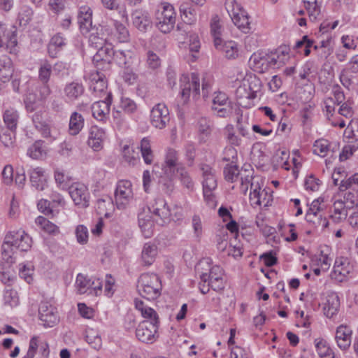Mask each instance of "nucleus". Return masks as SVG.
I'll return each mask as SVG.
<instances>
[{
	"label": "nucleus",
	"instance_id": "nucleus-7",
	"mask_svg": "<svg viewBox=\"0 0 358 358\" xmlns=\"http://www.w3.org/2000/svg\"><path fill=\"white\" fill-rule=\"evenodd\" d=\"M199 170L201 172L203 178L202 185L203 196L207 201H213V192L217 186L215 171L209 164H199Z\"/></svg>",
	"mask_w": 358,
	"mask_h": 358
},
{
	"label": "nucleus",
	"instance_id": "nucleus-32",
	"mask_svg": "<svg viewBox=\"0 0 358 358\" xmlns=\"http://www.w3.org/2000/svg\"><path fill=\"white\" fill-rule=\"evenodd\" d=\"M96 69V74L92 78L90 89L95 93L103 94L107 96V82L105 79L106 76Z\"/></svg>",
	"mask_w": 358,
	"mask_h": 358
},
{
	"label": "nucleus",
	"instance_id": "nucleus-15",
	"mask_svg": "<svg viewBox=\"0 0 358 358\" xmlns=\"http://www.w3.org/2000/svg\"><path fill=\"white\" fill-rule=\"evenodd\" d=\"M32 122L35 128L41 133L43 138L54 141L57 138V132L52 131L46 121L45 112L36 111L32 116Z\"/></svg>",
	"mask_w": 358,
	"mask_h": 358
},
{
	"label": "nucleus",
	"instance_id": "nucleus-4",
	"mask_svg": "<svg viewBox=\"0 0 358 358\" xmlns=\"http://www.w3.org/2000/svg\"><path fill=\"white\" fill-rule=\"evenodd\" d=\"M176 14L173 6L164 2L159 6L155 13V24L162 33H169L176 24Z\"/></svg>",
	"mask_w": 358,
	"mask_h": 358
},
{
	"label": "nucleus",
	"instance_id": "nucleus-37",
	"mask_svg": "<svg viewBox=\"0 0 358 358\" xmlns=\"http://www.w3.org/2000/svg\"><path fill=\"white\" fill-rule=\"evenodd\" d=\"M134 59V54L130 50L115 51L113 59L121 67L133 66Z\"/></svg>",
	"mask_w": 358,
	"mask_h": 358
},
{
	"label": "nucleus",
	"instance_id": "nucleus-51",
	"mask_svg": "<svg viewBox=\"0 0 358 358\" xmlns=\"http://www.w3.org/2000/svg\"><path fill=\"white\" fill-rule=\"evenodd\" d=\"M217 49L222 50L228 59H234L238 55L237 45L234 41H227L223 44L220 42Z\"/></svg>",
	"mask_w": 358,
	"mask_h": 358
},
{
	"label": "nucleus",
	"instance_id": "nucleus-10",
	"mask_svg": "<svg viewBox=\"0 0 358 358\" xmlns=\"http://www.w3.org/2000/svg\"><path fill=\"white\" fill-rule=\"evenodd\" d=\"M89 36V43L91 46L99 48L110 41H115L113 27L108 24L100 25L99 27L91 30Z\"/></svg>",
	"mask_w": 358,
	"mask_h": 358
},
{
	"label": "nucleus",
	"instance_id": "nucleus-23",
	"mask_svg": "<svg viewBox=\"0 0 358 358\" xmlns=\"http://www.w3.org/2000/svg\"><path fill=\"white\" fill-rule=\"evenodd\" d=\"M134 25L141 31H146L151 27V20L148 13L143 10H135L131 15Z\"/></svg>",
	"mask_w": 358,
	"mask_h": 358
},
{
	"label": "nucleus",
	"instance_id": "nucleus-12",
	"mask_svg": "<svg viewBox=\"0 0 358 358\" xmlns=\"http://www.w3.org/2000/svg\"><path fill=\"white\" fill-rule=\"evenodd\" d=\"M38 314L39 319L45 327H52L59 321L57 308L47 301L40 303Z\"/></svg>",
	"mask_w": 358,
	"mask_h": 358
},
{
	"label": "nucleus",
	"instance_id": "nucleus-25",
	"mask_svg": "<svg viewBox=\"0 0 358 358\" xmlns=\"http://www.w3.org/2000/svg\"><path fill=\"white\" fill-rule=\"evenodd\" d=\"M85 92V87L82 83L72 81L67 83L64 88L65 96L71 101L78 100Z\"/></svg>",
	"mask_w": 358,
	"mask_h": 358
},
{
	"label": "nucleus",
	"instance_id": "nucleus-26",
	"mask_svg": "<svg viewBox=\"0 0 358 358\" xmlns=\"http://www.w3.org/2000/svg\"><path fill=\"white\" fill-rule=\"evenodd\" d=\"M352 331L346 326H339L336 332L335 339L337 345L343 350L348 349L351 343Z\"/></svg>",
	"mask_w": 358,
	"mask_h": 358
},
{
	"label": "nucleus",
	"instance_id": "nucleus-46",
	"mask_svg": "<svg viewBox=\"0 0 358 358\" xmlns=\"http://www.w3.org/2000/svg\"><path fill=\"white\" fill-rule=\"evenodd\" d=\"M181 17L183 21L189 24H193L196 20V10L187 3H183L180 7Z\"/></svg>",
	"mask_w": 358,
	"mask_h": 358
},
{
	"label": "nucleus",
	"instance_id": "nucleus-52",
	"mask_svg": "<svg viewBox=\"0 0 358 358\" xmlns=\"http://www.w3.org/2000/svg\"><path fill=\"white\" fill-rule=\"evenodd\" d=\"M339 189L341 191H345L350 189L358 193V173H355L347 179L342 180L339 184Z\"/></svg>",
	"mask_w": 358,
	"mask_h": 358
},
{
	"label": "nucleus",
	"instance_id": "nucleus-5",
	"mask_svg": "<svg viewBox=\"0 0 358 358\" xmlns=\"http://www.w3.org/2000/svg\"><path fill=\"white\" fill-rule=\"evenodd\" d=\"M225 8L234 24L243 32L250 30L248 13L235 0H226Z\"/></svg>",
	"mask_w": 358,
	"mask_h": 358
},
{
	"label": "nucleus",
	"instance_id": "nucleus-34",
	"mask_svg": "<svg viewBox=\"0 0 358 358\" xmlns=\"http://www.w3.org/2000/svg\"><path fill=\"white\" fill-rule=\"evenodd\" d=\"M138 225L145 238H150L153 234L154 222L149 214L141 213L138 215Z\"/></svg>",
	"mask_w": 358,
	"mask_h": 358
},
{
	"label": "nucleus",
	"instance_id": "nucleus-38",
	"mask_svg": "<svg viewBox=\"0 0 358 358\" xmlns=\"http://www.w3.org/2000/svg\"><path fill=\"white\" fill-rule=\"evenodd\" d=\"M84 126V118L78 112H73L69 120V131L71 135L75 136L79 134Z\"/></svg>",
	"mask_w": 358,
	"mask_h": 358
},
{
	"label": "nucleus",
	"instance_id": "nucleus-47",
	"mask_svg": "<svg viewBox=\"0 0 358 358\" xmlns=\"http://www.w3.org/2000/svg\"><path fill=\"white\" fill-rule=\"evenodd\" d=\"M266 196V192L264 190L261 191V187L259 182H252L250 184V200L252 204L260 206L264 201L261 200V196Z\"/></svg>",
	"mask_w": 358,
	"mask_h": 358
},
{
	"label": "nucleus",
	"instance_id": "nucleus-56",
	"mask_svg": "<svg viewBox=\"0 0 358 358\" xmlns=\"http://www.w3.org/2000/svg\"><path fill=\"white\" fill-rule=\"evenodd\" d=\"M224 179L231 182H236L241 174L236 165H227L224 168Z\"/></svg>",
	"mask_w": 358,
	"mask_h": 358
},
{
	"label": "nucleus",
	"instance_id": "nucleus-13",
	"mask_svg": "<svg viewBox=\"0 0 358 358\" xmlns=\"http://www.w3.org/2000/svg\"><path fill=\"white\" fill-rule=\"evenodd\" d=\"M132 185L129 180H120L115 191V203L118 208L123 209L133 198Z\"/></svg>",
	"mask_w": 358,
	"mask_h": 358
},
{
	"label": "nucleus",
	"instance_id": "nucleus-53",
	"mask_svg": "<svg viewBox=\"0 0 358 358\" xmlns=\"http://www.w3.org/2000/svg\"><path fill=\"white\" fill-rule=\"evenodd\" d=\"M329 142L324 138L318 139L313 144V153L320 157H325L329 150Z\"/></svg>",
	"mask_w": 358,
	"mask_h": 358
},
{
	"label": "nucleus",
	"instance_id": "nucleus-2",
	"mask_svg": "<svg viewBox=\"0 0 358 358\" xmlns=\"http://www.w3.org/2000/svg\"><path fill=\"white\" fill-rule=\"evenodd\" d=\"M31 238L24 231L9 232L6 235L1 246L2 257L6 262L13 264L15 259V250L26 252L31 248Z\"/></svg>",
	"mask_w": 358,
	"mask_h": 358
},
{
	"label": "nucleus",
	"instance_id": "nucleus-63",
	"mask_svg": "<svg viewBox=\"0 0 358 358\" xmlns=\"http://www.w3.org/2000/svg\"><path fill=\"white\" fill-rule=\"evenodd\" d=\"M305 8L308 13L310 20L315 21L321 13V3L318 1L313 3V4L306 3L304 4Z\"/></svg>",
	"mask_w": 358,
	"mask_h": 358
},
{
	"label": "nucleus",
	"instance_id": "nucleus-41",
	"mask_svg": "<svg viewBox=\"0 0 358 358\" xmlns=\"http://www.w3.org/2000/svg\"><path fill=\"white\" fill-rule=\"evenodd\" d=\"M212 266L210 259H201L196 265L195 271L201 279L199 283H206L207 276Z\"/></svg>",
	"mask_w": 358,
	"mask_h": 358
},
{
	"label": "nucleus",
	"instance_id": "nucleus-16",
	"mask_svg": "<svg viewBox=\"0 0 358 358\" xmlns=\"http://www.w3.org/2000/svg\"><path fill=\"white\" fill-rule=\"evenodd\" d=\"M212 110L216 111L220 117H226L231 113L230 101L224 92L218 91L214 93Z\"/></svg>",
	"mask_w": 358,
	"mask_h": 358
},
{
	"label": "nucleus",
	"instance_id": "nucleus-58",
	"mask_svg": "<svg viewBox=\"0 0 358 358\" xmlns=\"http://www.w3.org/2000/svg\"><path fill=\"white\" fill-rule=\"evenodd\" d=\"M122 68V78L128 85H133L136 82L138 76L134 72L132 66H125Z\"/></svg>",
	"mask_w": 358,
	"mask_h": 358
},
{
	"label": "nucleus",
	"instance_id": "nucleus-43",
	"mask_svg": "<svg viewBox=\"0 0 358 358\" xmlns=\"http://www.w3.org/2000/svg\"><path fill=\"white\" fill-rule=\"evenodd\" d=\"M306 220L312 224L315 228H320L322 230L327 228L329 222L326 217H323L320 213H306Z\"/></svg>",
	"mask_w": 358,
	"mask_h": 358
},
{
	"label": "nucleus",
	"instance_id": "nucleus-36",
	"mask_svg": "<svg viewBox=\"0 0 358 358\" xmlns=\"http://www.w3.org/2000/svg\"><path fill=\"white\" fill-rule=\"evenodd\" d=\"M348 213L345 202L337 200L333 204V213L330 215L331 219L336 223L341 222L347 217Z\"/></svg>",
	"mask_w": 358,
	"mask_h": 358
},
{
	"label": "nucleus",
	"instance_id": "nucleus-57",
	"mask_svg": "<svg viewBox=\"0 0 358 358\" xmlns=\"http://www.w3.org/2000/svg\"><path fill=\"white\" fill-rule=\"evenodd\" d=\"M15 129L7 128L0 133V141L5 147L9 148L13 145L15 138Z\"/></svg>",
	"mask_w": 358,
	"mask_h": 358
},
{
	"label": "nucleus",
	"instance_id": "nucleus-9",
	"mask_svg": "<svg viewBox=\"0 0 358 358\" xmlns=\"http://www.w3.org/2000/svg\"><path fill=\"white\" fill-rule=\"evenodd\" d=\"M199 78L196 73H192L191 78L182 75L180 78V94L184 103L189 100L191 93L194 99H197L200 94Z\"/></svg>",
	"mask_w": 358,
	"mask_h": 358
},
{
	"label": "nucleus",
	"instance_id": "nucleus-35",
	"mask_svg": "<svg viewBox=\"0 0 358 358\" xmlns=\"http://www.w3.org/2000/svg\"><path fill=\"white\" fill-rule=\"evenodd\" d=\"M157 248L154 243H146L141 252V259L145 266H150L155 260Z\"/></svg>",
	"mask_w": 358,
	"mask_h": 358
},
{
	"label": "nucleus",
	"instance_id": "nucleus-30",
	"mask_svg": "<svg viewBox=\"0 0 358 358\" xmlns=\"http://www.w3.org/2000/svg\"><path fill=\"white\" fill-rule=\"evenodd\" d=\"M66 38L59 33L54 35L50 39L48 46V52L49 56L52 58H56L58 53L66 45Z\"/></svg>",
	"mask_w": 358,
	"mask_h": 358
},
{
	"label": "nucleus",
	"instance_id": "nucleus-20",
	"mask_svg": "<svg viewBox=\"0 0 358 358\" xmlns=\"http://www.w3.org/2000/svg\"><path fill=\"white\" fill-rule=\"evenodd\" d=\"M352 270V266L350 265L348 259L338 258L335 261L331 277L339 282H342Z\"/></svg>",
	"mask_w": 358,
	"mask_h": 358
},
{
	"label": "nucleus",
	"instance_id": "nucleus-61",
	"mask_svg": "<svg viewBox=\"0 0 358 358\" xmlns=\"http://www.w3.org/2000/svg\"><path fill=\"white\" fill-rule=\"evenodd\" d=\"M185 158L189 166H192L196 157V147L194 143H188L185 145Z\"/></svg>",
	"mask_w": 358,
	"mask_h": 358
},
{
	"label": "nucleus",
	"instance_id": "nucleus-42",
	"mask_svg": "<svg viewBox=\"0 0 358 358\" xmlns=\"http://www.w3.org/2000/svg\"><path fill=\"white\" fill-rule=\"evenodd\" d=\"M27 154L34 159H43L46 155V149L44 146V141H36L27 150Z\"/></svg>",
	"mask_w": 358,
	"mask_h": 358
},
{
	"label": "nucleus",
	"instance_id": "nucleus-22",
	"mask_svg": "<svg viewBox=\"0 0 358 358\" xmlns=\"http://www.w3.org/2000/svg\"><path fill=\"white\" fill-rule=\"evenodd\" d=\"M199 141L200 143H206L210 138L213 129V124L210 120L206 117H200L196 124Z\"/></svg>",
	"mask_w": 358,
	"mask_h": 358
},
{
	"label": "nucleus",
	"instance_id": "nucleus-11",
	"mask_svg": "<svg viewBox=\"0 0 358 358\" xmlns=\"http://www.w3.org/2000/svg\"><path fill=\"white\" fill-rule=\"evenodd\" d=\"M17 44V27L0 22V48L13 53L16 50Z\"/></svg>",
	"mask_w": 358,
	"mask_h": 358
},
{
	"label": "nucleus",
	"instance_id": "nucleus-60",
	"mask_svg": "<svg viewBox=\"0 0 358 358\" xmlns=\"http://www.w3.org/2000/svg\"><path fill=\"white\" fill-rule=\"evenodd\" d=\"M53 73L61 78H64L69 76V65L63 62H56L53 66H52Z\"/></svg>",
	"mask_w": 358,
	"mask_h": 358
},
{
	"label": "nucleus",
	"instance_id": "nucleus-33",
	"mask_svg": "<svg viewBox=\"0 0 358 358\" xmlns=\"http://www.w3.org/2000/svg\"><path fill=\"white\" fill-rule=\"evenodd\" d=\"M165 172L167 174H174L175 170L178 169L179 165L183 164L178 162V152L173 149L169 148L167 150L165 158Z\"/></svg>",
	"mask_w": 358,
	"mask_h": 358
},
{
	"label": "nucleus",
	"instance_id": "nucleus-59",
	"mask_svg": "<svg viewBox=\"0 0 358 358\" xmlns=\"http://www.w3.org/2000/svg\"><path fill=\"white\" fill-rule=\"evenodd\" d=\"M210 31L214 38V45L216 48H219L222 40L220 38L221 26L218 20L215 19L213 20L212 22L210 23Z\"/></svg>",
	"mask_w": 358,
	"mask_h": 358
},
{
	"label": "nucleus",
	"instance_id": "nucleus-18",
	"mask_svg": "<svg viewBox=\"0 0 358 358\" xmlns=\"http://www.w3.org/2000/svg\"><path fill=\"white\" fill-rule=\"evenodd\" d=\"M112 103V94L108 93L104 100L95 101L91 107L93 117L99 121L107 119Z\"/></svg>",
	"mask_w": 358,
	"mask_h": 358
},
{
	"label": "nucleus",
	"instance_id": "nucleus-62",
	"mask_svg": "<svg viewBox=\"0 0 358 358\" xmlns=\"http://www.w3.org/2000/svg\"><path fill=\"white\" fill-rule=\"evenodd\" d=\"M343 202H345V205L347 209H352L356 207L358 210V197L357 194L350 191H348L344 194Z\"/></svg>",
	"mask_w": 358,
	"mask_h": 358
},
{
	"label": "nucleus",
	"instance_id": "nucleus-39",
	"mask_svg": "<svg viewBox=\"0 0 358 358\" xmlns=\"http://www.w3.org/2000/svg\"><path fill=\"white\" fill-rule=\"evenodd\" d=\"M3 119L7 128L16 129L19 120V114L17 110L11 107L6 108L3 112Z\"/></svg>",
	"mask_w": 358,
	"mask_h": 358
},
{
	"label": "nucleus",
	"instance_id": "nucleus-55",
	"mask_svg": "<svg viewBox=\"0 0 358 358\" xmlns=\"http://www.w3.org/2000/svg\"><path fill=\"white\" fill-rule=\"evenodd\" d=\"M85 340L94 350H99L102 345L101 338L93 329L87 331Z\"/></svg>",
	"mask_w": 358,
	"mask_h": 358
},
{
	"label": "nucleus",
	"instance_id": "nucleus-54",
	"mask_svg": "<svg viewBox=\"0 0 358 358\" xmlns=\"http://www.w3.org/2000/svg\"><path fill=\"white\" fill-rule=\"evenodd\" d=\"M52 65L47 61L41 64L38 69V80L41 83H48L51 73Z\"/></svg>",
	"mask_w": 358,
	"mask_h": 358
},
{
	"label": "nucleus",
	"instance_id": "nucleus-40",
	"mask_svg": "<svg viewBox=\"0 0 358 358\" xmlns=\"http://www.w3.org/2000/svg\"><path fill=\"white\" fill-rule=\"evenodd\" d=\"M13 69L11 60L7 57L0 59V79L3 82L8 80L13 75Z\"/></svg>",
	"mask_w": 358,
	"mask_h": 358
},
{
	"label": "nucleus",
	"instance_id": "nucleus-17",
	"mask_svg": "<svg viewBox=\"0 0 358 358\" xmlns=\"http://www.w3.org/2000/svg\"><path fill=\"white\" fill-rule=\"evenodd\" d=\"M69 193L76 206L85 208L89 206V192L87 187L81 183H74L69 188Z\"/></svg>",
	"mask_w": 358,
	"mask_h": 358
},
{
	"label": "nucleus",
	"instance_id": "nucleus-14",
	"mask_svg": "<svg viewBox=\"0 0 358 358\" xmlns=\"http://www.w3.org/2000/svg\"><path fill=\"white\" fill-rule=\"evenodd\" d=\"M170 122L169 110L164 103H157L150 113L151 124L159 129L166 127Z\"/></svg>",
	"mask_w": 358,
	"mask_h": 358
},
{
	"label": "nucleus",
	"instance_id": "nucleus-24",
	"mask_svg": "<svg viewBox=\"0 0 358 358\" xmlns=\"http://www.w3.org/2000/svg\"><path fill=\"white\" fill-rule=\"evenodd\" d=\"M150 211L162 220V224L170 220L171 211L166 202L163 199H156L150 208Z\"/></svg>",
	"mask_w": 358,
	"mask_h": 358
},
{
	"label": "nucleus",
	"instance_id": "nucleus-50",
	"mask_svg": "<svg viewBox=\"0 0 358 358\" xmlns=\"http://www.w3.org/2000/svg\"><path fill=\"white\" fill-rule=\"evenodd\" d=\"M92 285L93 282H92L91 279L87 278L82 273H79L77 275L76 286L79 294H83L86 293L87 290L90 289Z\"/></svg>",
	"mask_w": 358,
	"mask_h": 358
},
{
	"label": "nucleus",
	"instance_id": "nucleus-45",
	"mask_svg": "<svg viewBox=\"0 0 358 358\" xmlns=\"http://www.w3.org/2000/svg\"><path fill=\"white\" fill-rule=\"evenodd\" d=\"M113 26L114 27L113 32L115 36V41L117 40L120 43L128 41L129 34L126 27L117 20L113 21Z\"/></svg>",
	"mask_w": 358,
	"mask_h": 358
},
{
	"label": "nucleus",
	"instance_id": "nucleus-64",
	"mask_svg": "<svg viewBox=\"0 0 358 358\" xmlns=\"http://www.w3.org/2000/svg\"><path fill=\"white\" fill-rule=\"evenodd\" d=\"M123 157L126 162L129 164L134 165L139 161L138 154L128 145H125L123 148Z\"/></svg>",
	"mask_w": 358,
	"mask_h": 358
},
{
	"label": "nucleus",
	"instance_id": "nucleus-44",
	"mask_svg": "<svg viewBox=\"0 0 358 358\" xmlns=\"http://www.w3.org/2000/svg\"><path fill=\"white\" fill-rule=\"evenodd\" d=\"M317 354L322 358H334V353L326 341L322 338L315 340Z\"/></svg>",
	"mask_w": 358,
	"mask_h": 358
},
{
	"label": "nucleus",
	"instance_id": "nucleus-31",
	"mask_svg": "<svg viewBox=\"0 0 358 358\" xmlns=\"http://www.w3.org/2000/svg\"><path fill=\"white\" fill-rule=\"evenodd\" d=\"M268 60V54L254 53L250 58V63L255 71L259 73L267 71L270 67Z\"/></svg>",
	"mask_w": 358,
	"mask_h": 358
},
{
	"label": "nucleus",
	"instance_id": "nucleus-49",
	"mask_svg": "<svg viewBox=\"0 0 358 358\" xmlns=\"http://www.w3.org/2000/svg\"><path fill=\"white\" fill-rule=\"evenodd\" d=\"M161 64L162 60L158 55L152 50L146 52L145 64L149 71H157L161 67Z\"/></svg>",
	"mask_w": 358,
	"mask_h": 358
},
{
	"label": "nucleus",
	"instance_id": "nucleus-8",
	"mask_svg": "<svg viewBox=\"0 0 358 358\" xmlns=\"http://www.w3.org/2000/svg\"><path fill=\"white\" fill-rule=\"evenodd\" d=\"M113 42H108V43L97 48L98 50L94 55L92 61L98 71H108L110 70L115 55Z\"/></svg>",
	"mask_w": 358,
	"mask_h": 358
},
{
	"label": "nucleus",
	"instance_id": "nucleus-29",
	"mask_svg": "<svg viewBox=\"0 0 358 358\" xmlns=\"http://www.w3.org/2000/svg\"><path fill=\"white\" fill-rule=\"evenodd\" d=\"M29 174L32 186L39 191L44 190L47 182L43 169L41 167L31 169Z\"/></svg>",
	"mask_w": 358,
	"mask_h": 358
},
{
	"label": "nucleus",
	"instance_id": "nucleus-28",
	"mask_svg": "<svg viewBox=\"0 0 358 358\" xmlns=\"http://www.w3.org/2000/svg\"><path fill=\"white\" fill-rule=\"evenodd\" d=\"M339 308L340 299L338 294L334 292L328 293L323 308L324 315L328 317H332L338 313Z\"/></svg>",
	"mask_w": 358,
	"mask_h": 358
},
{
	"label": "nucleus",
	"instance_id": "nucleus-3",
	"mask_svg": "<svg viewBox=\"0 0 358 358\" xmlns=\"http://www.w3.org/2000/svg\"><path fill=\"white\" fill-rule=\"evenodd\" d=\"M137 288L142 297L154 300L161 294L162 284L157 275L143 273L138 280Z\"/></svg>",
	"mask_w": 358,
	"mask_h": 358
},
{
	"label": "nucleus",
	"instance_id": "nucleus-21",
	"mask_svg": "<svg viewBox=\"0 0 358 358\" xmlns=\"http://www.w3.org/2000/svg\"><path fill=\"white\" fill-rule=\"evenodd\" d=\"M78 22L83 34H87L94 30L92 27V11L88 6H82L78 14Z\"/></svg>",
	"mask_w": 358,
	"mask_h": 358
},
{
	"label": "nucleus",
	"instance_id": "nucleus-19",
	"mask_svg": "<svg viewBox=\"0 0 358 358\" xmlns=\"http://www.w3.org/2000/svg\"><path fill=\"white\" fill-rule=\"evenodd\" d=\"M106 139L104 129L96 125L90 127L87 143L94 151H99L103 148V143Z\"/></svg>",
	"mask_w": 358,
	"mask_h": 358
},
{
	"label": "nucleus",
	"instance_id": "nucleus-27",
	"mask_svg": "<svg viewBox=\"0 0 358 358\" xmlns=\"http://www.w3.org/2000/svg\"><path fill=\"white\" fill-rule=\"evenodd\" d=\"M176 177L179 180L181 185L189 192L194 189V182L184 164H180L176 170H175Z\"/></svg>",
	"mask_w": 358,
	"mask_h": 358
},
{
	"label": "nucleus",
	"instance_id": "nucleus-48",
	"mask_svg": "<svg viewBox=\"0 0 358 358\" xmlns=\"http://www.w3.org/2000/svg\"><path fill=\"white\" fill-rule=\"evenodd\" d=\"M139 148L145 163L147 164H151L153 161L154 155L151 150L150 140L148 138H143L141 141Z\"/></svg>",
	"mask_w": 358,
	"mask_h": 358
},
{
	"label": "nucleus",
	"instance_id": "nucleus-1",
	"mask_svg": "<svg viewBox=\"0 0 358 358\" xmlns=\"http://www.w3.org/2000/svg\"><path fill=\"white\" fill-rule=\"evenodd\" d=\"M136 308L145 320L142 321L136 329V338L142 343L151 344L159 337V319L157 312L138 299L134 300Z\"/></svg>",
	"mask_w": 358,
	"mask_h": 358
},
{
	"label": "nucleus",
	"instance_id": "nucleus-6",
	"mask_svg": "<svg viewBox=\"0 0 358 358\" xmlns=\"http://www.w3.org/2000/svg\"><path fill=\"white\" fill-rule=\"evenodd\" d=\"M224 271L217 265L212 266L206 283H199V288L203 294L208 293L210 288L216 292L221 293L225 287V282L223 279Z\"/></svg>",
	"mask_w": 358,
	"mask_h": 358
}]
</instances>
